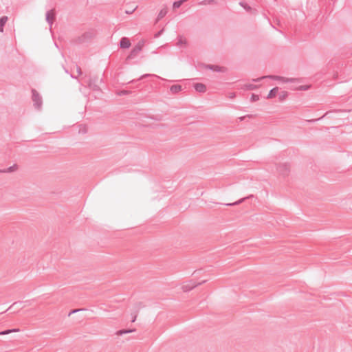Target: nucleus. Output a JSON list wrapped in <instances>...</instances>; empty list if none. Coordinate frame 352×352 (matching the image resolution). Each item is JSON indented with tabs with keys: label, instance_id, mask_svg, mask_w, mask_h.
<instances>
[{
	"label": "nucleus",
	"instance_id": "38",
	"mask_svg": "<svg viewBox=\"0 0 352 352\" xmlns=\"http://www.w3.org/2000/svg\"><path fill=\"white\" fill-rule=\"evenodd\" d=\"M300 89L301 90H307V89H308V86H301Z\"/></svg>",
	"mask_w": 352,
	"mask_h": 352
},
{
	"label": "nucleus",
	"instance_id": "31",
	"mask_svg": "<svg viewBox=\"0 0 352 352\" xmlns=\"http://www.w3.org/2000/svg\"><path fill=\"white\" fill-rule=\"evenodd\" d=\"M82 310H84V309H73V310H72V311L69 313L68 316H70V315H72V314H74V313H76V312H78V311H82Z\"/></svg>",
	"mask_w": 352,
	"mask_h": 352
},
{
	"label": "nucleus",
	"instance_id": "35",
	"mask_svg": "<svg viewBox=\"0 0 352 352\" xmlns=\"http://www.w3.org/2000/svg\"><path fill=\"white\" fill-rule=\"evenodd\" d=\"M76 70H77V72L78 74V75H81L82 74V70H81V68L76 65Z\"/></svg>",
	"mask_w": 352,
	"mask_h": 352
},
{
	"label": "nucleus",
	"instance_id": "39",
	"mask_svg": "<svg viewBox=\"0 0 352 352\" xmlns=\"http://www.w3.org/2000/svg\"><path fill=\"white\" fill-rule=\"evenodd\" d=\"M326 115H327V113H325V114H324V116H322L321 118H318V120H320V119H322L324 116H326Z\"/></svg>",
	"mask_w": 352,
	"mask_h": 352
},
{
	"label": "nucleus",
	"instance_id": "19",
	"mask_svg": "<svg viewBox=\"0 0 352 352\" xmlns=\"http://www.w3.org/2000/svg\"><path fill=\"white\" fill-rule=\"evenodd\" d=\"M239 5L248 12H251L252 11V8L245 1L239 2Z\"/></svg>",
	"mask_w": 352,
	"mask_h": 352
},
{
	"label": "nucleus",
	"instance_id": "34",
	"mask_svg": "<svg viewBox=\"0 0 352 352\" xmlns=\"http://www.w3.org/2000/svg\"><path fill=\"white\" fill-rule=\"evenodd\" d=\"M164 32V29H162L161 30H160L159 32H157L155 34V38H157L159 37Z\"/></svg>",
	"mask_w": 352,
	"mask_h": 352
},
{
	"label": "nucleus",
	"instance_id": "3",
	"mask_svg": "<svg viewBox=\"0 0 352 352\" xmlns=\"http://www.w3.org/2000/svg\"><path fill=\"white\" fill-rule=\"evenodd\" d=\"M99 82H102V79H99L98 76H92L89 80L88 86L94 91H99L100 90L98 85Z\"/></svg>",
	"mask_w": 352,
	"mask_h": 352
},
{
	"label": "nucleus",
	"instance_id": "42",
	"mask_svg": "<svg viewBox=\"0 0 352 352\" xmlns=\"http://www.w3.org/2000/svg\"><path fill=\"white\" fill-rule=\"evenodd\" d=\"M72 78H76V77L74 76L73 75H71Z\"/></svg>",
	"mask_w": 352,
	"mask_h": 352
},
{
	"label": "nucleus",
	"instance_id": "22",
	"mask_svg": "<svg viewBox=\"0 0 352 352\" xmlns=\"http://www.w3.org/2000/svg\"><path fill=\"white\" fill-rule=\"evenodd\" d=\"M260 85H254V84H248V85H245V88L248 90H255V89H258V87Z\"/></svg>",
	"mask_w": 352,
	"mask_h": 352
},
{
	"label": "nucleus",
	"instance_id": "12",
	"mask_svg": "<svg viewBox=\"0 0 352 352\" xmlns=\"http://www.w3.org/2000/svg\"><path fill=\"white\" fill-rule=\"evenodd\" d=\"M278 91V87L272 88L270 91V92H269V94H268V95L267 96V99H271V98H274L276 96Z\"/></svg>",
	"mask_w": 352,
	"mask_h": 352
},
{
	"label": "nucleus",
	"instance_id": "10",
	"mask_svg": "<svg viewBox=\"0 0 352 352\" xmlns=\"http://www.w3.org/2000/svg\"><path fill=\"white\" fill-rule=\"evenodd\" d=\"M206 67L217 72H224L226 70L224 67H221L217 65H207Z\"/></svg>",
	"mask_w": 352,
	"mask_h": 352
},
{
	"label": "nucleus",
	"instance_id": "30",
	"mask_svg": "<svg viewBox=\"0 0 352 352\" xmlns=\"http://www.w3.org/2000/svg\"><path fill=\"white\" fill-rule=\"evenodd\" d=\"M9 333H10V329H6V330L0 331V336L8 335Z\"/></svg>",
	"mask_w": 352,
	"mask_h": 352
},
{
	"label": "nucleus",
	"instance_id": "32",
	"mask_svg": "<svg viewBox=\"0 0 352 352\" xmlns=\"http://www.w3.org/2000/svg\"><path fill=\"white\" fill-rule=\"evenodd\" d=\"M186 43V41L185 40H183L182 38L180 37L177 42V45H180L184 44Z\"/></svg>",
	"mask_w": 352,
	"mask_h": 352
},
{
	"label": "nucleus",
	"instance_id": "27",
	"mask_svg": "<svg viewBox=\"0 0 352 352\" xmlns=\"http://www.w3.org/2000/svg\"><path fill=\"white\" fill-rule=\"evenodd\" d=\"M131 316H132L131 322H134L136 320V318L138 316V313L134 311V312L131 313Z\"/></svg>",
	"mask_w": 352,
	"mask_h": 352
},
{
	"label": "nucleus",
	"instance_id": "36",
	"mask_svg": "<svg viewBox=\"0 0 352 352\" xmlns=\"http://www.w3.org/2000/svg\"><path fill=\"white\" fill-rule=\"evenodd\" d=\"M10 333L19 332V331H20V329H18V328H15V329H10Z\"/></svg>",
	"mask_w": 352,
	"mask_h": 352
},
{
	"label": "nucleus",
	"instance_id": "13",
	"mask_svg": "<svg viewBox=\"0 0 352 352\" xmlns=\"http://www.w3.org/2000/svg\"><path fill=\"white\" fill-rule=\"evenodd\" d=\"M18 166L16 164H14L7 168L5 169H0V173H12L15 170H16Z\"/></svg>",
	"mask_w": 352,
	"mask_h": 352
},
{
	"label": "nucleus",
	"instance_id": "9",
	"mask_svg": "<svg viewBox=\"0 0 352 352\" xmlns=\"http://www.w3.org/2000/svg\"><path fill=\"white\" fill-rule=\"evenodd\" d=\"M131 46L130 40L127 37H122L120 41V47L122 49H128Z\"/></svg>",
	"mask_w": 352,
	"mask_h": 352
},
{
	"label": "nucleus",
	"instance_id": "20",
	"mask_svg": "<svg viewBox=\"0 0 352 352\" xmlns=\"http://www.w3.org/2000/svg\"><path fill=\"white\" fill-rule=\"evenodd\" d=\"M187 0H179L176 1L173 4V9L179 8L184 3H185Z\"/></svg>",
	"mask_w": 352,
	"mask_h": 352
},
{
	"label": "nucleus",
	"instance_id": "7",
	"mask_svg": "<svg viewBox=\"0 0 352 352\" xmlns=\"http://www.w3.org/2000/svg\"><path fill=\"white\" fill-rule=\"evenodd\" d=\"M277 170L280 175L285 177L290 172L289 165L287 164H280L277 166Z\"/></svg>",
	"mask_w": 352,
	"mask_h": 352
},
{
	"label": "nucleus",
	"instance_id": "29",
	"mask_svg": "<svg viewBox=\"0 0 352 352\" xmlns=\"http://www.w3.org/2000/svg\"><path fill=\"white\" fill-rule=\"evenodd\" d=\"M151 76V74L142 75L139 79H138V80H133L130 81V82H135V81H138V80H140L141 79H143V78H146L147 76Z\"/></svg>",
	"mask_w": 352,
	"mask_h": 352
},
{
	"label": "nucleus",
	"instance_id": "41",
	"mask_svg": "<svg viewBox=\"0 0 352 352\" xmlns=\"http://www.w3.org/2000/svg\"><path fill=\"white\" fill-rule=\"evenodd\" d=\"M317 120H318V119L317 120H312L310 122H315V121H317Z\"/></svg>",
	"mask_w": 352,
	"mask_h": 352
},
{
	"label": "nucleus",
	"instance_id": "15",
	"mask_svg": "<svg viewBox=\"0 0 352 352\" xmlns=\"http://www.w3.org/2000/svg\"><path fill=\"white\" fill-rule=\"evenodd\" d=\"M8 16H3L0 18V32H3V28L8 21Z\"/></svg>",
	"mask_w": 352,
	"mask_h": 352
},
{
	"label": "nucleus",
	"instance_id": "26",
	"mask_svg": "<svg viewBox=\"0 0 352 352\" xmlns=\"http://www.w3.org/2000/svg\"><path fill=\"white\" fill-rule=\"evenodd\" d=\"M130 93H131V91H128V90H121L118 92V95L119 96H125V95H128Z\"/></svg>",
	"mask_w": 352,
	"mask_h": 352
},
{
	"label": "nucleus",
	"instance_id": "17",
	"mask_svg": "<svg viewBox=\"0 0 352 352\" xmlns=\"http://www.w3.org/2000/svg\"><path fill=\"white\" fill-rule=\"evenodd\" d=\"M167 14V10L166 8L162 9L156 19V23H157L160 19H162L166 14Z\"/></svg>",
	"mask_w": 352,
	"mask_h": 352
},
{
	"label": "nucleus",
	"instance_id": "16",
	"mask_svg": "<svg viewBox=\"0 0 352 352\" xmlns=\"http://www.w3.org/2000/svg\"><path fill=\"white\" fill-rule=\"evenodd\" d=\"M135 329H120L116 332V335L118 336H122L123 334L132 333L135 331Z\"/></svg>",
	"mask_w": 352,
	"mask_h": 352
},
{
	"label": "nucleus",
	"instance_id": "28",
	"mask_svg": "<svg viewBox=\"0 0 352 352\" xmlns=\"http://www.w3.org/2000/svg\"><path fill=\"white\" fill-rule=\"evenodd\" d=\"M245 118H253V115L248 114V115H246L244 116H241V117L239 118V120L241 122V121H243Z\"/></svg>",
	"mask_w": 352,
	"mask_h": 352
},
{
	"label": "nucleus",
	"instance_id": "40",
	"mask_svg": "<svg viewBox=\"0 0 352 352\" xmlns=\"http://www.w3.org/2000/svg\"><path fill=\"white\" fill-rule=\"evenodd\" d=\"M326 115H327V113H325V114H324V116H322L321 118H318V120H320V119H322L324 116H326Z\"/></svg>",
	"mask_w": 352,
	"mask_h": 352
},
{
	"label": "nucleus",
	"instance_id": "5",
	"mask_svg": "<svg viewBox=\"0 0 352 352\" xmlns=\"http://www.w3.org/2000/svg\"><path fill=\"white\" fill-rule=\"evenodd\" d=\"M45 19L47 23L50 25V29L52 28V24L56 19V11L54 9L48 10L45 14Z\"/></svg>",
	"mask_w": 352,
	"mask_h": 352
},
{
	"label": "nucleus",
	"instance_id": "25",
	"mask_svg": "<svg viewBox=\"0 0 352 352\" xmlns=\"http://www.w3.org/2000/svg\"><path fill=\"white\" fill-rule=\"evenodd\" d=\"M259 100V96L255 94H252L251 96V102H256Z\"/></svg>",
	"mask_w": 352,
	"mask_h": 352
},
{
	"label": "nucleus",
	"instance_id": "11",
	"mask_svg": "<svg viewBox=\"0 0 352 352\" xmlns=\"http://www.w3.org/2000/svg\"><path fill=\"white\" fill-rule=\"evenodd\" d=\"M194 88L196 90V91H197L199 93H204L206 91V85L204 84L200 83V82L195 83L194 85Z\"/></svg>",
	"mask_w": 352,
	"mask_h": 352
},
{
	"label": "nucleus",
	"instance_id": "14",
	"mask_svg": "<svg viewBox=\"0 0 352 352\" xmlns=\"http://www.w3.org/2000/svg\"><path fill=\"white\" fill-rule=\"evenodd\" d=\"M182 87L180 85H173L170 86V91L173 94H177L179 91H182Z\"/></svg>",
	"mask_w": 352,
	"mask_h": 352
},
{
	"label": "nucleus",
	"instance_id": "21",
	"mask_svg": "<svg viewBox=\"0 0 352 352\" xmlns=\"http://www.w3.org/2000/svg\"><path fill=\"white\" fill-rule=\"evenodd\" d=\"M249 197H250L242 198V199H239V200H238V201H235L234 203L225 204V205L227 206H236V205H238V204L243 202L245 199H248Z\"/></svg>",
	"mask_w": 352,
	"mask_h": 352
},
{
	"label": "nucleus",
	"instance_id": "8",
	"mask_svg": "<svg viewBox=\"0 0 352 352\" xmlns=\"http://www.w3.org/2000/svg\"><path fill=\"white\" fill-rule=\"evenodd\" d=\"M91 37H92V34L91 32H85L82 36H78L76 38V42L77 43H83L87 41L88 40L91 39Z\"/></svg>",
	"mask_w": 352,
	"mask_h": 352
},
{
	"label": "nucleus",
	"instance_id": "6",
	"mask_svg": "<svg viewBox=\"0 0 352 352\" xmlns=\"http://www.w3.org/2000/svg\"><path fill=\"white\" fill-rule=\"evenodd\" d=\"M206 282V280H203V281H201L200 283H195L192 280H190L188 283H187L186 284L182 286V290L184 292H188L192 290L195 287H197L198 285H202L203 283H204Z\"/></svg>",
	"mask_w": 352,
	"mask_h": 352
},
{
	"label": "nucleus",
	"instance_id": "2",
	"mask_svg": "<svg viewBox=\"0 0 352 352\" xmlns=\"http://www.w3.org/2000/svg\"><path fill=\"white\" fill-rule=\"evenodd\" d=\"M32 100L33 101V105L35 109L38 110L41 108V106L43 104L42 98L38 94V92L34 89H32Z\"/></svg>",
	"mask_w": 352,
	"mask_h": 352
},
{
	"label": "nucleus",
	"instance_id": "24",
	"mask_svg": "<svg viewBox=\"0 0 352 352\" xmlns=\"http://www.w3.org/2000/svg\"><path fill=\"white\" fill-rule=\"evenodd\" d=\"M144 307L142 302H138L135 305V312L138 313L139 310Z\"/></svg>",
	"mask_w": 352,
	"mask_h": 352
},
{
	"label": "nucleus",
	"instance_id": "23",
	"mask_svg": "<svg viewBox=\"0 0 352 352\" xmlns=\"http://www.w3.org/2000/svg\"><path fill=\"white\" fill-rule=\"evenodd\" d=\"M215 0H203L199 3V5H206V4H215Z\"/></svg>",
	"mask_w": 352,
	"mask_h": 352
},
{
	"label": "nucleus",
	"instance_id": "1",
	"mask_svg": "<svg viewBox=\"0 0 352 352\" xmlns=\"http://www.w3.org/2000/svg\"><path fill=\"white\" fill-rule=\"evenodd\" d=\"M265 78H270V79L275 80H281L284 82H294V80H295L294 78H285V77L280 76H276V75H268V76H261L260 78H257L255 79H252V81L258 82Z\"/></svg>",
	"mask_w": 352,
	"mask_h": 352
},
{
	"label": "nucleus",
	"instance_id": "18",
	"mask_svg": "<svg viewBox=\"0 0 352 352\" xmlns=\"http://www.w3.org/2000/svg\"><path fill=\"white\" fill-rule=\"evenodd\" d=\"M288 96V92L286 91H283L278 94V100L280 102L284 101L287 97Z\"/></svg>",
	"mask_w": 352,
	"mask_h": 352
},
{
	"label": "nucleus",
	"instance_id": "33",
	"mask_svg": "<svg viewBox=\"0 0 352 352\" xmlns=\"http://www.w3.org/2000/svg\"><path fill=\"white\" fill-rule=\"evenodd\" d=\"M136 8H137V7H135V8H133V9H129V10H126L125 11V12H126V14H132V13L135 10V9H136Z\"/></svg>",
	"mask_w": 352,
	"mask_h": 352
},
{
	"label": "nucleus",
	"instance_id": "37",
	"mask_svg": "<svg viewBox=\"0 0 352 352\" xmlns=\"http://www.w3.org/2000/svg\"><path fill=\"white\" fill-rule=\"evenodd\" d=\"M17 303L18 302H14L12 305L10 306V307L6 311L12 309Z\"/></svg>",
	"mask_w": 352,
	"mask_h": 352
},
{
	"label": "nucleus",
	"instance_id": "4",
	"mask_svg": "<svg viewBox=\"0 0 352 352\" xmlns=\"http://www.w3.org/2000/svg\"><path fill=\"white\" fill-rule=\"evenodd\" d=\"M143 47V44L138 43L130 52L129 54L126 57V60H129L137 57L138 54L141 52Z\"/></svg>",
	"mask_w": 352,
	"mask_h": 352
}]
</instances>
